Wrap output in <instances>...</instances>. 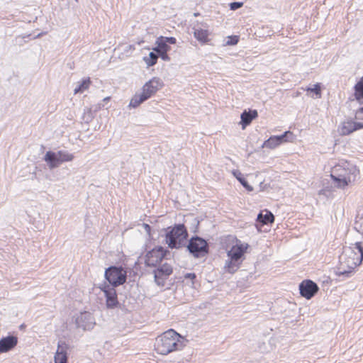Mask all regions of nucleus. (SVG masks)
I'll return each instance as SVG.
<instances>
[{
    "label": "nucleus",
    "mask_w": 363,
    "mask_h": 363,
    "mask_svg": "<svg viewBox=\"0 0 363 363\" xmlns=\"http://www.w3.org/2000/svg\"><path fill=\"white\" fill-rule=\"evenodd\" d=\"M293 138V133L288 130L280 135H273L265 140L262 145L263 147L274 149L281 144L291 141Z\"/></svg>",
    "instance_id": "obj_8"
},
{
    "label": "nucleus",
    "mask_w": 363,
    "mask_h": 363,
    "mask_svg": "<svg viewBox=\"0 0 363 363\" xmlns=\"http://www.w3.org/2000/svg\"><path fill=\"white\" fill-rule=\"evenodd\" d=\"M156 44L157 46L153 48V50L157 52L158 57H160L164 61H169L170 57L167 55V52L170 50V47L164 43H156Z\"/></svg>",
    "instance_id": "obj_20"
},
{
    "label": "nucleus",
    "mask_w": 363,
    "mask_h": 363,
    "mask_svg": "<svg viewBox=\"0 0 363 363\" xmlns=\"http://www.w3.org/2000/svg\"><path fill=\"white\" fill-rule=\"evenodd\" d=\"M67 345L64 342H59L54 360L55 363H67Z\"/></svg>",
    "instance_id": "obj_18"
},
{
    "label": "nucleus",
    "mask_w": 363,
    "mask_h": 363,
    "mask_svg": "<svg viewBox=\"0 0 363 363\" xmlns=\"http://www.w3.org/2000/svg\"><path fill=\"white\" fill-rule=\"evenodd\" d=\"M157 59L158 55L154 52H150L148 56L143 57V60L147 67L154 66L157 63Z\"/></svg>",
    "instance_id": "obj_28"
},
{
    "label": "nucleus",
    "mask_w": 363,
    "mask_h": 363,
    "mask_svg": "<svg viewBox=\"0 0 363 363\" xmlns=\"http://www.w3.org/2000/svg\"><path fill=\"white\" fill-rule=\"evenodd\" d=\"M339 171L337 167L333 169L330 174L335 186L338 188H345L347 186L348 183L351 182V172H347L343 169L344 172H337Z\"/></svg>",
    "instance_id": "obj_11"
},
{
    "label": "nucleus",
    "mask_w": 363,
    "mask_h": 363,
    "mask_svg": "<svg viewBox=\"0 0 363 363\" xmlns=\"http://www.w3.org/2000/svg\"><path fill=\"white\" fill-rule=\"evenodd\" d=\"M362 128H363V123L347 120L342 123L338 130L341 135H348Z\"/></svg>",
    "instance_id": "obj_16"
},
{
    "label": "nucleus",
    "mask_w": 363,
    "mask_h": 363,
    "mask_svg": "<svg viewBox=\"0 0 363 363\" xmlns=\"http://www.w3.org/2000/svg\"><path fill=\"white\" fill-rule=\"evenodd\" d=\"M241 264L242 263L238 260H234L232 258H228L225 262L224 271L225 272L234 274L240 267Z\"/></svg>",
    "instance_id": "obj_22"
},
{
    "label": "nucleus",
    "mask_w": 363,
    "mask_h": 363,
    "mask_svg": "<svg viewBox=\"0 0 363 363\" xmlns=\"http://www.w3.org/2000/svg\"><path fill=\"white\" fill-rule=\"evenodd\" d=\"M177 42V40L174 37H163L160 36L156 40V43H164L165 45L169 44H175Z\"/></svg>",
    "instance_id": "obj_30"
},
{
    "label": "nucleus",
    "mask_w": 363,
    "mask_h": 363,
    "mask_svg": "<svg viewBox=\"0 0 363 363\" xmlns=\"http://www.w3.org/2000/svg\"><path fill=\"white\" fill-rule=\"evenodd\" d=\"M257 220L262 225H267L274 223V216L272 212L266 209L258 214Z\"/></svg>",
    "instance_id": "obj_21"
},
{
    "label": "nucleus",
    "mask_w": 363,
    "mask_h": 363,
    "mask_svg": "<svg viewBox=\"0 0 363 363\" xmlns=\"http://www.w3.org/2000/svg\"><path fill=\"white\" fill-rule=\"evenodd\" d=\"M106 297V303L108 308H114L119 304L115 287L104 283L99 286Z\"/></svg>",
    "instance_id": "obj_9"
},
{
    "label": "nucleus",
    "mask_w": 363,
    "mask_h": 363,
    "mask_svg": "<svg viewBox=\"0 0 363 363\" xmlns=\"http://www.w3.org/2000/svg\"><path fill=\"white\" fill-rule=\"evenodd\" d=\"M360 228H361L360 232H361L362 235H363V223H362Z\"/></svg>",
    "instance_id": "obj_41"
},
{
    "label": "nucleus",
    "mask_w": 363,
    "mask_h": 363,
    "mask_svg": "<svg viewBox=\"0 0 363 363\" xmlns=\"http://www.w3.org/2000/svg\"><path fill=\"white\" fill-rule=\"evenodd\" d=\"M94 118V115L92 113L91 108H87L84 111V115H83V120L86 123H89Z\"/></svg>",
    "instance_id": "obj_31"
},
{
    "label": "nucleus",
    "mask_w": 363,
    "mask_h": 363,
    "mask_svg": "<svg viewBox=\"0 0 363 363\" xmlns=\"http://www.w3.org/2000/svg\"><path fill=\"white\" fill-rule=\"evenodd\" d=\"M110 100V97H106L103 99V101H101L103 104L104 102H107Z\"/></svg>",
    "instance_id": "obj_38"
},
{
    "label": "nucleus",
    "mask_w": 363,
    "mask_h": 363,
    "mask_svg": "<svg viewBox=\"0 0 363 363\" xmlns=\"http://www.w3.org/2000/svg\"><path fill=\"white\" fill-rule=\"evenodd\" d=\"M355 246L360 253L361 258L359 259L354 252H351V255L346 258L345 262H340V267L337 268L336 272L338 276H343L345 277H351L354 269L362 262L363 259V247L361 242H356Z\"/></svg>",
    "instance_id": "obj_2"
},
{
    "label": "nucleus",
    "mask_w": 363,
    "mask_h": 363,
    "mask_svg": "<svg viewBox=\"0 0 363 363\" xmlns=\"http://www.w3.org/2000/svg\"><path fill=\"white\" fill-rule=\"evenodd\" d=\"M258 116L257 111L256 110H250L249 111H244L241 114L240 123L242 126V129L245 128L246 126L250 125L253 119Z\"/></svg>",
    "instance_id": "obj_19"
},
{
    "label": "nucleus",
    "mask_w": 363,
    "mask_h": 363,
    "mask_svg": "<svg viewBox=\"0 0 363 363\" xmlns=\"http://www.w3.org/2000/svg\"><path fill=\"white\" fill-rule=\"evenodd\" d=\"M18 343V338L9 335L0 340V353L7 352L14 348Z\"/></svg>",
    "instance_id": "obj_17"
},
{
    "label": "nucleus",
    "mask_w": 363,
    "mask_h": 363,
    "mask_svg": "<svg viewBox=\"0 0 363 363\" xmlns=\"http://www.w3.org/2000/svg\"><path fill=\"white\" fill-rule=\"evenodd\" d=\"M73 159V154L65 150H59L57 152L48 151L44 156V160L51 169L59 167L63 162H70Z\"/></svg>",
    "instance_id": "obj_4"
},
{
    "label": "nucleus",
    "mask_w": 363,
    "mask_h": 363,
    "mask_svg": "<svg viewBox=\"0 0 363 363\" xmlns=\"http://www.w3.org/2000/svg\"><path fill=\"white\" fill-rule=\"evenodd\" d=\"M228 40L225 42L226 45H235L239 41V37L237 35H231L228 36Z\"/></svg>",
    "instance_id": "obj_32"
},
{
    "label": "nucleus",
    "mask_w": 363,
    "mask_h": 363,
    "mask_svg": "<svg viewBox=\"0 0 363 363\" xmlns=\"http://www.w3.org/2000/svg\"><path fill=\"white\" fill-rule=\"evenodd\" d=\"M248 247V244L242 243L240 240L235 239V244L227 252V256L228 258H232L242 263Z\"/></svg>",
    "instance_id": "obj_7"
},
{
    "label": "nucleus",
    "mask_w": 363,
    "mask_h": 363,
    "mask_svg": "<svg viewBox=\"0 0 363 363\" xmlns=\"http://www.w3.org/2000/svg\"><path fill=\"white\" fill-rule=\"evenodd\" d=\"M170 264L164 263L154 270L155 281L159 286L164 284L165 279L172 273Z\"/></svg>",
    "instance_id": "obj_14"
},
{
    "label": "nucleus",
    "mask_w": 363,
    "mask_h": 363,
    "mask_svg": "<svg viewBox=\"0 0 363 363\" xmlns=\"http://www.w3.org/2000/svg\"><path fill=\"white\" fill-rule=\"evenodd\" d=\"M357 112L363 113V106L359 108Z\"/></svg>",
    "instance_id": "obj_40"
},
{
    "label": "nucleus",
    "mask_w": 363,
    "mask_h": 363,
    "mask_svg": "<svg viewBox=\"0 0 363 363\" xmlns=\"http://www.w3.org/2000/svg\"><path fill=\"white\" fill-rule=\"evenodd\" d=\"M105 278L113 287L124 284L127 278V272L122 267L111 266L105 271Z\"/></svg>",
    "instance_id": "obj_5"
},
{
    "label": "nucleus",
    "mask_w": 363,
    "mask_h": 363,
    "mask_svg": "<svg viewBox=\"0 0 363 363\" xmlns=\"http://www.w3.org/2000/svg\"><path fill=\"white\" fill-rule=\"evenodd\" d=\"M76 1H78V0H75Z\"/></svg>",
    "instance_id": "obj_42"
},
{
    "label": "nucleus",
    "mask_w": 363,
    "mask_h": 363,
    "mask_svg": "<svg viewBox=\"0 0 363 363\" xmlns=\"http://www.w3.org/2000/svg\"><path fill=\"white\" fill-rule=\"evenodd\" d=\"M110 100V97H106L103 99V101H101L103 104L104 102H107Z\"/></svg>",
    "instance_id": "obj_39"
},
{
    "label": "nucleus",
    "mask_w": 363,
    "mask_h": 363,
    "mask_svg": "<svg viewBox=\"0 0 363 363\" xmlns=\"http://www.w3.org/2000/svg\"><path fill=\"white\" fill-rule=\"evenodd\" d=\"M166 255L162 247H158L149 251L145 255V263L148 267H156Z\"/></svg>",
    "instance_id": "obj_10"
},
{
    "label": "nucleus",
    "mask_w": 363,
    "mask_h": 363,
    "mask_svg": "<svg viewBox=\"0 0 363 363\" xmlns=\"http://www.w3.org/2000/svg\"><path fill=\"white\" fill-rule=\"evenodd\" d=\"M103 107H104V104L102 103V102H100L99 104H97L95 107H94V111H98L99 110H100L101 108H102Z\"/></svg>",
    "instance_id": "obj_35"
},
{
    "label": "nucleus",
    "mask_w": 363,
    "mask_h": 363,
    "mask_svg": "<svg viewBox=\"0 0 363 363\" xmlns=\"http://www.w3.org/2000/svg\"><path fill=\"white\" fill-rule=\"evenodd\" d=\"M187 250L196 258L206 256L208 253V245L206 240L199 236H193L189 240Z\"/></svg>",
    "instance_id": "obj_6"
},
{
    "label": "nucleus",
    "mask_w": 363,
    "mask_h": 363,
    "mask_svg": "<svg viewBox=\"0 0 363 363\" xmlns=\"http://www.w3.org/2000/svg\"><path fill=\"white\" fill-rule=\"evenodd\" d=\"M354 96L355 99L360 104H362L363 102V78H361L359 81H358L355 85L354 86Z\"/></svg>",
    "instance_id": "obj_24"
},
{
    "label": "nucleus",
    "mask_w": 363,
    "mask_h": 363,
    "mask_svg": "<svg viewBox=\"0 0 363 363\" xmlns=\"http://www.w3.org/2000/svg\"><path fill=\"white\" fill-rule=\"evenodd\" d=\"M145 229L147 232L150 231V226L148 224H144Z\"/></svg>",
    "instance_id": "obj_37"
},
{
    "label": "nucleus",
    "mask_w": 363,
    "mask_h": 363,
    "mask_svg": "<svg viewBox=\"0 0 363 363\" xmlns=\"http://www.w3.org/2000/svg\"><path fill=\"white\" fill-rule=\"evenodd\" d=\"M318 285L310 279L303 281L299 284L300 294L306 299H311L318 292Z\"/></svg>",
    "instance_id": "obj_13"
},
{
    "label": "nucleus",
    "mask_w": 363,
    "mask_h": 363,
    "mask_svg": "<svg viewBox=\"0 0 363 363\" xmlns=\"http://www.w3.org/2000/svg\"><path fill=\"white\" fill-rule=\"evenodd\" d=\"M134 50H135V47L132 45H129L125 47V52H132Z\"/></svg>",
    "instance_id": "obj_36"
},
{
    "label": "nucleus",
    "mask_w": 363,
    "mask_h": 363,
    "mask_svg": "<svg viewBox=\"0 0 363 363\" xmlns=\"http://www.w3.org/2000/svg\"><path fill=\"white\" fill-rule=\"evenodd\" d=\"M188 233L185 225L178 224L166 234L165 240L170 248L179 249L185 245Z\"/></svg>",
    "instance_id": "obj_3"
},
{
    "label": "nucleus",
    "mask_w": 363,
    "mask_h": 363,
    "mask_svg": "<svg viewBox=\"0 0 363 363\" xmlns=\"http://www.w3.org/2000/svg\"><path fill=\"white\" fill-rule=\"evenodd\" d=\"M233 176L240 182V183L242 185L244 188H245L248 191H252L253 188L250 186L247 180L243 177L242 174L238 169H235L232 172Z\"/></svg>",
    "instance_id": "obj_25"
},
{
    "label": "nucleus",
    "mask_w": 363,
    "mask_h": 363,
    "mask_svg": "<svg viewBox=\"0 0 363 363\" xmlns=\"http://www.w3.org/2000/svg\"><path fill=\"white\" fill-rule=\"evenodd\" d=\"M94 324V318L91 313L87 311L81 313L76 318L77 328H82L84 330L92 329Z\"/></svg>",
    "instance_id": "obj_15"
},
{
    "label": "nucleus",
    "mask_w": 363,
    "mask_h": 363,
    "mask_svg": "<svg viewBox=\"0 0 363 363\" xmlns=\"http://www.w3.org/2000/svg\"><path fill=\"white\" fill-rule=\"evenodd\" d=\"M242 5H243L242 2H238V1L232 2L230 4V9L232 11H235V10L241 8L242 6Z\"/></svg>",
    "instance_id": "obj_33"
},
{
    "label": "nucleus",
    "mask_w": 363,
    "mask_h": 363,
    "mask_svg": "<svg viewBox=\"0 0 363 363\" xmlns=\"http://www.w3.org/2000/svg\"><path fill=\"white\" fill-rule=\"evenodd\" d=\"M194 35L195 38L201 43H206L209 41V31L203 28H194Z\"/></svg>",
    "instance_id": "obj_23"
},
{
    "label": "nucleus",
    "mask_w": 363,
    "mask_h": 363,
    "mask_svg": "<svg viewBox=\"0 0 363 363\" xmlns=\"http://www.w3.org/2000/svg\"><path fill=\"white\" fill-rule=\"evenodd\" d=\"M91 84V80L89 77L84 79L81 82L79 83L77 86L74 89V94H81L87 90Z\"/></svg>",
    "instance_id": "obj_27"
},
{
    "label": "nucleus",
    "mask_w": 363,
    "mask_h": 363,
    "mask_svg": "<svg viewBox=\"0 0 363 363\" xmlns=\"http://www.w3.org/2000/svg\"><path fill=\"white\" fill-rule=\"evenodd\" d=\"M146 100H147V97L142 92L140 94H135L131 99L129 106L136 108Z\"/></svg>",
    "instance_id": "obj_26"
},
{
    "label": "nucleus",
    "mask_w": 363,
    "mask_h": 363,
    "mask_svg": "<svg viewBox=\"0 0 363 363\" xmlns=\"http://www.w3.org/2000/svg\"><path fill=\"white\" fill-rule=\"evenodd\" d=\"M187 340L172 329L159 335L155 342V350L160 354L167 355L172 352L182 350Z\"/></svg>",
    "instance_id": "obj_1"
},
{
    "label": "nucleus",
    "mask_w": 363,
    "mask_h": 363,
    "mask_svg": "<svg viewBox=\"0 0 363 363\" xmlns=\"http://www.w3.org/2000/svg\"><path fill=\"white\" fill-rule=\"evenodd\" d=\"M163 86L162 81L157 77H153L143 86L142 93L148 99Z\"/></svg>",
    "instance_id": "obj_12"
},
{
    "label": "nucleus",
    "mask_w": 363,
    "mask_h": 363,
    "mask_svg": "<svg viewBox=\"0 0 363 363\" xmlns=\"http://www.w3.org/2000/svg\"><path fill=\"white\" fill-rule=\"evenodd\" d=\"M196 274L194 273H186L185 275H184V278L186 279H189L191 280H194V279H196Z\"/></svg>",
    "instance_id": "obj_34"
},
{
    "label": "nucleus",
    "mask_w": 363,
    "mask_h": 363,
    "mask_svg": "<svg viewBox=\"0 0 363 363\" xmlns=\"http://www.w3.org/2000/svg\"><path fill=\"white\" fill-rule=\"evenodd\" d=\"M306 90L308 92H313L315 94V97L317 99H320L321 97V87L320 83L314 84V86L313 88L307 87Z\"/></svg>",
    "instance_id": "obj_29"
}]
</instances>
